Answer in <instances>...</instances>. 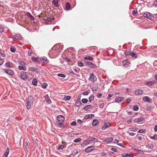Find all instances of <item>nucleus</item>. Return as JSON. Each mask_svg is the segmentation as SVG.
Returning <instances> with one entry per match:
<instances>
[{
  "label": "nucleus",
  "instance_id": "1",
  "mask_svg": "<svg viewBox=\"0 0 157 157\" xmlns=\"http://www.w3.org/2000/svg\"><path fill=\"white\" fill-rule=\"evenodd\" d=\"M30 75V74L29 73L23 72L19 74V77L21 79L25 81L28 78V75Z\"/></svg>",
  "mask_w": 157,
  "mask_h": 157
},
{
  "label": "nucleus",
  "instance_id": "2",
  "mask_svg": "<svg viewBox=\"0 0 157 157\" xmlns=\"http://www.w3.org/2000/svg\"><path fill=\"white\" fill-rule=\"evenodd\" d=\"M33 101L34 99L33 97L32 96H29L28 97L26 106L27 108L28 109H29L30 108L31 104L33 103Z\"/></svg>",
  "mask_w": 157,
  "mask_h": 157
},
{
  "label": "nucleus",
  "instance_id": "3",
  "mask_svg": "<svg viewBox=\"0 0 157 157\" xmlns=\"http://www.w3.org/2000/svg\"><path fill=\"white\" fill-rule=\"evenodd\" d=\"M110 125V124L108 122L105 123L103 126L101 127V129L102 130L106 131Z\"/></svg>",
  "mask_w": 157,
  "mask_h": 157
},
{
  "label": "nucleus",
  "instance_id": "4",
  "mask_svg": "<svg viewBox=\"0 0 157 157\" xmlns=\"http://www.w3.org/2000/svg\"><path fill=\"white\" fill-rule=\"evenodd\" d=\"M85 63L89 67L94 68L97 67V66L93 64L92 62L86 61L85 62Z\"/></svg>",
  "mask_w": 157,
  "mask_h": 157
},
{
  "label": "nucleus",
  "instance_id": "5",
  "mask_svg": "<svg viewBox=\"0 0 157 157\" xmlns=\"http://www.w3.org/2000/svg\"><path fill=\"white\" fill-rule=\"evenodd\" d=\"M18 68L20 70L25 71L26 67L25 66V64L23 62H21L20 65L18 67Z\"/></svg>",
  "mask_w": 157,
  "mask_h": 157
},
{
  "label": "nucleus",
  "instance_id": "6",
  "mask_svg": "<svg viewBox=\"0 0 157 157\" xmlns=\"http://www.w3.org/2000/svg\"><path fill=\"white\" fill-rule=\"evenodd\" d=\"M40 61L41 63H43L44 64H47L49 62V60L47 59L46 57H43L40 58Z\"/></svg>",
  "mask_w": 157,
  "mask_h": 157
},
{
  "label": "nucleus",
  "instance_id": "7",
  "mask_svg": "<svg viewBox=\"0 0 157 157\" xmlns=\"http://www.w3.org/2000/svg\"><path fill=\"white\" fill-rule=\"evenodd\" d=\"M3 70L6 74L9 75H12L14 74L13 71L11 70L4 69H3Z\"/></svg>",
  "mask_w": 157,
  "mask_h": 157
},
{
  "label": "nucleus",
  "instance_id": "8",
  "mask_svg": "<svg viewBox=\"0 0 157 157\" xmlns=\"http://www.w3.org/2000/svg\"><path fill=\"white\" fill-rule=\"evenodd\" d=\"M143 100L144 101L150 103H151L152 102L151 98L147 96L144 97L143 98Z\"/></svg>",
  "mask_w": 157,
  "mask_h": 157
},
{
  "label": "nucleus",
  "instance_id": "9",
  "mask_svg": "<svg viewBox=\"0 0 157 157\" xmlns=\"http://www.w3.org/2000/svg\"><path fill=\"white\" fill-rule=\"evenodd\" d=\"M64 119V117L62 115H59L57 117L58 121L59 122H62Z\"/></svg>",
  "mask_w": 157,
  "mask_h": 157
},
{
  "label": "nucleus",
  "instance_id": "10",
  "mask_svg": "<svg viewBox=\"0 0 157 157\" xmlns=\"http://www.w3.org/2000/svg\"><path fill=\"white\" fill-rule=\"evenodd\" d=\"M122 63L123 65L125 67L129 66L130 63L129 60L128 59L124 60L123 61Z\"/></svg>",
  "mask_w": 157,
  "mask_h": 157
},
{
  "label": "nucleus",
  "instance_id": "11",
  "mask_svg": "<svg viewBox=\"0 0 157 157\" xmlns=\"http://www.w3.org/2000/svg\"><path fill=\"white\" fill-rule=\"evenodd\" d=\"M12 38L13 39L20 40L21 39V36L19 34H17L14 36H12Z\"/></svg>",
  "mask_w": 157,
  "mask_h": 157
},
{
  "label": "nucleus",
  "instance_id": "12",
  "mask_svg": "<svg viewBox=\"0 0 157 157\" xmlns=\"http://www.w3.org/2000/svg\"><path fill=\"white\" fill-rule=\"evenodd\" d=\"M94 147L93 146H91L87 147L85 149V151L86 152H89L91 151L94 150Z\"/></svg>",
  "mask_w": 157,
  "mask_h": 157
},
{
  "label": "nucleus",
  "instance_id": "13",
  "mask_svg": "<svg viewBox=\"0 0 157 157\" xmlns=\"http://www.w3.org/2000/svg\"><path fill=\"white\" fill-rule=\"evenodd\" d=\"M143 93V91L140 90H138L135 91V94L137 96H139L142 95Z\"/></svg>",
  "mask_w": 157,
  "mask_h": 157
},
{
  "label": "nucleus",
  "instance_id": "14",
  "mask_svg": "<svg viewBox=\"0 0 157 157\" xmlns=\"http://www.w3.org/2000/svg\"><path fill=\"white\" fill-rule=\"evenodd\" d=\"M89 79L90 80H91L93 82H94L97 80V78L93 75H91Z\"/></svg>",
  "mask_w": 157,
  "mask_h": 157
},
{
  "label": "nucleus",
  "instance_id": "15",
  "mask_svg": "<svg viewBox=\"0 0 157 157\" xmlns=\"http://www.w3.org/2000/svg\"><path fill=\"white\" fill-rule=\"evenodd\" d=\"M52 20L53 18L51 17H47L46 19V24H49L51 23Z\"/></svg>",
  "mask_w": 157,
  "mask_h": 157
},
{
  "label": "nucleus",
  "instance_id": "16",
  "mask_svg": "<svg viewBox=\"0 0 157 157\" xmlns=\"http://www.w3.org/2000/svg\"><path fill=\"white\" fill-rule=\"evenodd\" d=\"M32 59L34 62H36L38 63H40L41 62L40 61V58H36V57H32Z\"/></svg>",
  "mask_w": 157,
  "mask_h": 157
},
{
  "label": "nucleus",
  "instance_id": "17",
  "mask_svg": "<svg viewBox=\"0 0 157 157\" xmlns=\"http://www.w3.org/2000/svg\"><path fill=\"white\" fill-rule=\"evenodd\" d=\"M59 0H53L52 1V3L54 5V6L56 7H58L59 6L58 5Z\"/></svg>",
  "mask_w": 157,
  "mask_h": 157
},
{
  "label": "nucleus",
  "instance_id": "18",
  "mask_svg": "<svg viewBox=\"0 0 157 157\" xmlns=\"http://www.w3.org/2000/svg\"><path fill=\"white\" fill-rule=\"evenodd\" d=\"M124 98L121 97H119L116 98L115 99V101L116 102H118L123 101L124 100Z\"/></svg>",
  "mask_w": 157,
  "mask_h": 157
},
{
  "label": "nucleus",
  "instance_id": "19",
  "mask_svg": "<svg viewBox=\"0 0 157 157\" xmlns=\"http://www.w3.org/2000/svg\"><path fill=\"white\" fill-rule=\"evenodd\" d=\"M144 120L143 117L136 118L134 120V122L135 123H137L143 121Z\"/></svg>",
  "mask_w": 157,
  "mask_h": 157
},
{
  "label": "nucleus",
  "instance_id": "20",
  "mask_svg": "<svg viewBox=\"0 0 157 157\" xmlns=\"http://www.w3.org/2000/svg\"><path fill=\"white\" fill-rule=\"evenodd\" d=\"M98 124V121L97 119H95L93 120L92 125L93 126H95Z\"/></svg>",
  "mask_w": 157,
  "mask_h": 157
},
{
  "label": "nucleus",
  "instance_id": "21",
  "mask_svg": "<svg viewBox=\"0 0 157 157\" xmlns=\"http://www.w3.org/2000/svg\"><path fill=\"white\" fill-rule=\"evenodd\" d=\"M9 149L8 148H7L4 154L3 157H7L8 155L9 154Z\"/></svg>",
  "mask_w": 157,
  "mask_h": 157
},
{
  "label": "nucleus",
  "instance_id": "22",
  "mask_svg": "<svg viewBox=\"0 0 157 157\" xmlns=\"http://www.w3.org/2000/svg\"><path fill=\"white\" fill-rule=\"evenodd\" d=\"M94 115L93 114H88L84 117V119H87L94 117Z\"/></svg>",
  "mask_w": 157,
  "mask_h": 157
},
{
  "label": "nucleus",
  "instance_id": "23",
  "mask_svg": "<svg viewBox=\"0 0 157 157\" xmlns=\"http://www.w3.org/2000/svg\"><path fill=\"white\" fill-rule=\"evenodd\" d=\"M37 81L36 79V78H33L32 81V84L35 86H36L37 85Z\"/></svg>",
  "mask_w": 157,
  "mask_h": 157
},
{
  "label": "nucleus",
  "instance_id": "24",
  "mask_svg": "<svg viewBox=\"0 0 157 157\" xmlns=\"http://www.w3.org/2000/svg\"><path fill=\"white\" fill-rule=\"evenodd\" d=\"M24 146H25L26 150L28 151V150L29 149V146L27 142H25L24 144Z\"/></svg>",
  "mask_w": 157,
  "mask_h": 157
},
{
  "label": "nucleus",
  "instance_id": "25",
  "mask_svg": "<svg viewBox=\"0 0 157 157\" xmlns=\"http://www.w3.org/2000/svg\"><path fill=\"white\" fill-rule=\"evenodd\" d=\"M91 106V105H88L83 108V109L86 110H88L89 109H90Z\"/></svg>",
  "mask_w": 157,
  "mask_h": 157
},
{
  "label": "nucleus",
  "instance_id": "26",
  "mask_svg": "<svg viewBox=\"0 0 157 157\" xmlns=\"http://www.w3.org/2000/svg\"><path fill=\"white\" fill-rule=\"evenodd\" d=\"M123 157H133V156H131L129 154L126 153H123L121 155Z\"/></svg>",
  "mask_w": 157,
  "mask_h": 157
},
{
  "label": "nucleus",
  "instance_id": "27",
  "mask_svg": "<svg viewBox=\"0 0 157 157\" xmlns=\"http://www.w3.org/2000/svg\"><path fill=\"white\" fill-rule=\"evenodd\" d=\"M113 140V139L111 137H109L108 138H107L105 139V140L104 141V142H106L107 143H109L111 142H112Z\"/></svg>",
  "mask_w": 157,
  "mask_h": 157
},
{
  "label": "nucleus",
  "instance_id": "28",
  "mask_svg": "<svg viewBox=\"0 0 157 157\" xmlns=\"http://www.w3.org/2000/svg\"><path fill=\"white\" fill-rule=\"evenodd\" d=\"M84 59L85 60L87 59L90 60L92 61L93 60V58L90 56H88L85 57L84 58Z\"/></svg>",
  "mask_w": 157,
  "mask_h": 157
},
{
  "label": "nucleus",
  "instance_id": "29",
  "mask_svg": "<svg viewBox=\"0 0 157 157\" xmlns=\"http://www.w3.org/2000/svg\"><path fill=\"white\" fill-rule=\"evenodd\" d=\"M70 8V5L68 2H67L66 3L65 5V8L67 10H69Z\"/></svg>",
  "mask_w": 157,
  "mask_h": 157
},
{
  "label": "nucleus",
  "instance_id": "30",
  "mask_svg": "<svg viewBox=\"0 0 157 157\" xmlns=\"http://www.w3.org/2000/svg\"><path fill=\"white\" fill-rule=\"evenodd\" d=\"M143 16L144 17H147V18L150 19V14L149 13H145L143 14Z\"/></svg>",
  "mask_w": 157,
  "mask_h": 157
},
{
  "label": "nucleus",
  "instance_id": "31",
  "mask_svg": "<svg viewBox=\"0 0 157 157\" xmlns=\"http://www.w3.org/2000/svg\"><path fill=\"white\" fill-rule=\"evenodd\" d=\"M65 60L68 62V63L70 65H71L72 63H70L71 62V60L68 57H66L65 58Z\"/></svg>",
  "mask_w": 157,
  "mask_h": 157
},
{
  "label": "nucleus",
  "instance_id": "32",
  "mask_svg": "<svg viewBox=\"0 0 157 157\" xmlns=\"http://www.w3.org/2000/svg\"><path fill=\"white\" fill-rule=\"evenodd\" d=\"M130 55L131 56L135 58H136L138 57L137 55L134 52H130Z\"/></svg>",
  "mask_w": 157,
  "mask_h": 157
},
{
  "label": "nucleus",
  "instance_id": "33",
  "mask_svg": "<svg viewBox=\"0 0 157 157\" xmlns=\"http://www.w3.org/2000/svg\"><path fill=\"white\" fill-rule=\"evenodd\" d=\"M78 153V150L76 149H75L72 152L71 155L73 156H75Z\"/></svg>",
  "mask_w": 157,
  "mask_h": 157
},
{
  "label": "nucleus",
  "instance_id": "34",
  "mask_svg": "<svg viewBox=\"0 0 157 157\" xmlns=\"http://www.w3.org/2000/svg\"><path fill=\"white\" fill-rule=\"evenodd\" d=\"M5 66L6 67H12L11 65V64L10 62L6 63L5 64Z\"/></svg>",
  "mask_w": 157,
  "mask_h": 157
},
{
  "label": "nucleus",
  "instance_id": "35",
  "mask_svg": "<svg viewBox=\"0 0 157 157\" xmlns=\"http://www.w3.org/2000/svg\"><path fill=\"white\" fill-rule=\"evenodd\" d=\"M57 125L59 127H62L63 126V124L62 122H59L58 121L57 122Z\"/></svg>",
  "mask_w": 157,
  "mask_h": 157
},
{
  "label": "nucleus",
  "instance_id": "36",
  "mask_svg": "<svg viewBox=\"0 0 157 157\" xmlns=\"http://www.w3.org/2000/svg\"><path fill=\"white\" fill-rule=\"evenodd\" d=\"M90 90H87L85 92H83L82 94L84 95H87L90 93Z\"/></svg>",
  "mask_w": 157,
  "mask_h": 157
},
{
  "label": "nucleus",
  "instance_id": "37",
  "mask_svg": "<svg viewBox=\"0 0 157 157\" xmlns=\"http://www.w3.org/2000/svg\"><path fill=\"white\" fill-rule=\"evenodd\" d=\"M94 95L93 94H91L90 95L89 98L90 102H91V101L94 99Z\"/></svg>",
  "mask_w": 157,
  "mask_h": 157
},
{
  "label": "nucleus",
  "instance_id": "38",
  "mask_svg": "<svg viewBox=\"0 0 157 157\" xmlns=\"http://www.w3.org/2000/svg\"><path fill=\"white\" fill-rule=\"evenodd\" d=\"M45 99L47 102L49 103L50 102H51V100L48 95H47L46 96Z\"/></svg>",
  "mask_w": 157,
  "mask_h": 157
},
{
  "label": "nucleus",
  "instance_id": "39",
  "mask_svg": "<svg viewBox=\"0 0 157 157\" xmlns=\"http://www.w3.org/2000/svg\"><path fill=\"white\" fill-rule=\"evenodd\" d=\"M37 70V69L35 68V67H30L29 68V70L32 71H34Z\"/></svg>",
  "mask_w": 157,
  "mask_h": 157
},
{
  "label": "nucleus",
  "instance_id": "40",
  "mask_svg": "<svg viewBox=\"0 0 157 157\" xmlns=\"http://www.w3.org/2000/svg\"><path fill=\"white\" fill-rule=\"evenodd\" d=\"M10 50L11 52H14L16 51L15 48L13 46H12L10 47Z\"/></svg>",
  "mask_w": 157,
  "mask_h": 157
},
{
  "label": "nucleus",
  "instance_id": "41",
  "mask_svg": "<svg viewBox=\"0 0 157 157\" xmlns=\"http://www.w3.org/2000/svg\"><path fill=\"white\" fill-rule=\"evenodd\" d=\"M154 83H155V82H151V81L148 82L146 83V84L147 85H149L150 86H151L152 85L154 84Z\"/></svg>",
  "mask_w": 157,
  "mask_h": 157
},
{
  "label": "nucleus",
  "instance_id": "42",
  "mask_svg": "<svg viewBox=\"0 0 157 157\" xmlns=\"http://www.w3.org/2000/svg\"><path fill=\"white\" fill-rule=\"evenodd\" d=\"M33 52L31 50H29L28 52V54L29 56H31L33 54Z\"/></svg>",
  "mask_w": 157,
  "mask_h": 157
},
{
  "label": "nucleus",
  "instance_id": "43",
  "mask_svg": "<svg viewBox=\"0 0 157 157\" xmlns=\"http://www.w3.org/2000/svg\"><path fill=\"white\" fill-rule=\"evenodd\" d=\"M88 101V100L86 98H83L82 100V101L83 103H87Z\"/></svg>",
  "mask_w": 157,
  "mask_h": 157
},
{
  "label": "nucleus",
  "instance_id": "44",
  "mask_svg": "<svg viewBox=\"0 0 157 157\" xmlns=\"http://www.w3.org/2000/svg\"><path fill=\"white\" fill-rule=\"evenodd\" d=\"M81 140V139L80 138H78L74 140V142L75 143H77L80 142Z\"/></svg>",
  "mask_w": 157,
  "mask_h": 157
},
{
  "label": "nucleus",
  "instance_id": "45",
  "mask_svg": "<svg viewBox=\"0 0 157 157\" xmlns=\"http://www.w3.org/2000/svg\"><path fill=\"white\" fill-rule=\"evenodd\" d=\"M47 85V84L46 83H44L42 84V87L44 89H45L46 88Z\"/></svg>",
  "mask_w": 157,
  "mask_h": 157
},
{
  "label": "nucleus",
  "instance_id": "46",
  "mask_svg": "<svg viewBox=\"0 0 157 157\" xmlns=\"http://www.w3.org/2000/svg\"><path fill=\"white\" fill-rule=\"evenodd\" d=\"M57 75L59 77H60L62 78H65L66 77V76L65 75L62 74H58Z\"/></svg>",
  "mask_w": 157,
  "mask_h": 157
},
{
  "label": "nucleus",
  "instance_id": "47",
  "mask_svg": "<svg viewBox=\"0 0 157 157\" xmlns=\"http://www.w3.org/2000/svg\"><path fill=\"white\" fill-rule=\"evenodd\" d=\"M71 98V97L69 96H65L64 97V99L65 100H69Z\"/></svg>",
  "mask_w": 157,
  "mask_h": 157
},
{
  "label": "nucleus",
  "instance_id": "48",
  "mask_svg": "<svg viewBox=\"0 0 157 157\" xmlns=\"http://www.w3.org/2000/svg\"><path fill=\"white\" fill-rule=\"evenodd\" d=\"M94 139L92 137H90L88 138L87 139V141H94Z\"/></svg>",
  "mask_w": 157,
  "mask_h": 157
},
{
  "label": "nucleus",
  "instance_id": "49",
  "mask_svg": "<svg viewBox=\"0 0 157 157\" xmlns=\"http://www.w3.org/2000/svg\"><path fill=\"white\" fill-rule=\"evenodd\" d=\"M4 28L2 25H0V32L2 33L4 31Z\"/></svg>",
  "mask_w": 157,
  "mask_h": 157
},
{
  "label": "nucleus",
  "instance_id": "50",
  "mask_svg": "<svg viewBox=\"0 0 157 157\" xmlns=\"http://www.w3.org/2000/svg\"><path fill=\"white\" fill-rule=\"evenodd\" d=\"M78 65L79 66L82 67L83 66V64L82 62L78 61Z\"/></svg>",
  "mask_w": 157,
  "mask_h": 157
},
{
  "label": "nucleus",
  "instance_id": "51",
  "mask_svg": "<svg viewBox=\"0 0 157 157\" xmlns=\"http://www.w3.org/2000/svg\"><path fill=\"white\" fill-rule=\"evenodd\" d=\"M64 147V146L63 145H60L58 147L59 150H62Z\"/></svg>",
  "mask_w": 157,
  "mask_h": 157
},
{
  "label": "nucleus",
  "instance_id": "52",
  "mask_svg": "<svg viewBox=\"0 0 157 157\" xmlns=\"http://www.w3.org/2000/svg\"><path fill=\"white\" fill-rule=\"evenodd\" d=\"M133 109L134 111H137L138 109V107L137 106L134 105L133 106Z\"/></svg>",
  "mask_w": 157,
  "mask_h": 157
},
{
  "label": "nucleus",
  "instance_id": "53",
  "mask_svg": "<svg viewBox=\"0 0 157 157\" xmlns=\"http://www.w3.org/2000/svg\"><path fill=\"white\" fill-rule=\"evenodd\" d=\"M82 104V103H81V102L80 101H78V102H77L76 103V106H79Z\"/></svg>",
  "mask_w": 157,
  "mask_h": 157
},
{
  "label": "nucleus",
  "instance_id": "54",
  "mask_svg": "<svg viewBox=\"0 0 157 157\" xmlns=\"http://www.w3.org/2000/svg\"><path fill=\"white\" fill-rule=\"evenodd\" d=\"M151 138L152 139H154L155 140H157V135H155L153 137H151Z\"/></svg>",
  "mask_w": 157,
  "mask_h": 157
},
{
  "label": "nucleus",
  "instance_id": "55",
  "mask_svg": "<svg viewBox=\"0 0 157 157\" xmlns=\"http://www.w3.org/2000/svg\"><path fill=\"white\" fill-rule=\"evenodd\" d=\"M111 150L115 152H117V149L115 148H112L110 149Z\"/></svg>",
  "mask_w": 157,
  "mask_h": 157
},
{
  "label": "nucleus",
  "instance_id": "56",
  "mask_svg": "<svg viewBox=\"0 0 157 157\" xmlns=\"http://www.w3.org/2000/svg\"><path fill=\"white\" fill-rule=\"evenodd\" d=\"M0 54H1V56L2 57H5L6 56V55L5 53H2L1 52V53H0Z\"/></svg>",
  "mask_w": 157,
  "mask_h": 157
},
{
  "label": "nucleus",
  "instance_id": "57",
  "mask_svg": "<svg viewBox=\"0 0 157 157\" xmlns=\"http://www.w3.org/2000/svg\"><path fill=\"white\" fill-rule=\"evenodd\" d=\"M76 122L75 121H73L71 123V124L72 125H76Z\"/></svg>",
  "mask_w": 157,
  "mask_h": 157
},
{
  "label": "nucleus",
  "instance_id": "58",
  "mask_svg": "<svg viewBox=\"0 0 157 157\" xmlns=\"http://www.w3.org/2000/svg\"><path fill=\"white\" fill-rule=\"evenodd\" d=\"M3 62V60L2 59H0V65H2Z\"/></svg>",
  "mask_w": 157,
  "mask_h": 157
},
{
  "label": "nucleus",
  "instance_id": "59",
  "mask_svg": "<svg viewBox=\"0 0 157 157\" xmlns=\"http://www.w3.org/2000/svg\"><path fill=\"white\" fill-rule=\"evenodd\" d=\"M154 5L155 6H157V1H156L154 2Z\"/></svg>",
  "mask_w": 157,
  "mask_h": 157
},
{
  "label": "nucleus",
  "instance_id": "60",
  "mask_svg": "<svg viewBox=\"0 0 157 157\" xmlns=\"http://www.w3.org/2000/svg\"><path fill=\"white\" fill-rule=\"evenodd\" d=\"M154 130L155 132H157V125H156L155 126Z\"/></svg>",
  "mask_w": 157,
  "mask_h": 157
},
{
  "label": "nucleus",
  "instance_id": "61",
  "mask_svg": "<svg viewBox=\"0 0 157 157\" xmlns=\"http://www.w3.org/2000/svg\"><path fill=\"white\" fill-rule=\"evenodd\" d=\"M118 144V145H119V146H121V147H125V146H124V145H123L122 144Z\"/></svg>",
  "mask_w": 157,
  "mask_h": 157
},
{
  "label": "nucleus",
  "instance_id": "62",
  "mask_svg": "<svg viewBox=\"0 0 157 157\" xmlns=\"http://www.w3.org/2000/svg\"><path fill=\"white\" fill-rule=\"evenodd\" d=\"M113 96V94L111 95V94H109L107 98H111Z\"/></svg>",
  "mask_w": 157,
  "mask_h": 157
},
{
  "label": "nucleus",
  "instance_id": "63",
  "mask_svg": "<svg viewBox=\"0 0 157 157\" xmlns=\"http://www.w3.org/2000/svg\"><path fill=\"white\" fill-rule=\"evenodd\" d=\"M77 122L78 123H81L82 122V121L81 120L78 119L77 120Z\"/></svg>",
  "mask_w": 157,
  "mask_h": 157
},
{
  "label": "nucleus",
  "instance_id": "64",
  "mask_svg": "<svg viewBox=\"0 0 157 157\" xmlns=\"http://www.w3.org/2000/svg\"><path fill=\"white\" fill-rule=\"evenodd\" d=\"M27 16L29 17H31L32 15L29 13H27Z\"/></svg>",
  "mask_w": 157,
  "mask_h": 157
}]
</instances>
